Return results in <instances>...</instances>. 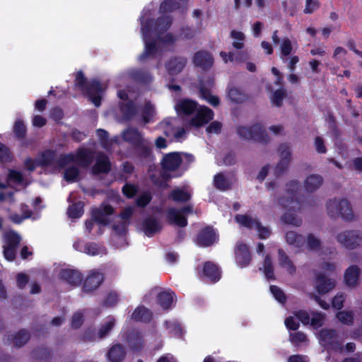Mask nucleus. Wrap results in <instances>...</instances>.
<instances>
[{
	"label": "nucleus",
	"mask_w": 362,
	"mask_h": 362,
	"mask_svg": "<svg viewBox=\"0 0 362 362\" xmlns=\"http://www.w3.org/2000/svg\"><path fill=\"white\" fill-rule=\"evenodd\" d=\"M177 7V3L174 0H165L162 2L160 6L162 16L158 18L156 23L151 20V14L148 10L143 11L141 16V30L145 43V51L140 57L141 59L166 49L173 43L174 37L166 33L171 23L166 14Z\"/></svg>",
	"instance_id": "1"
},
{
	"label": "nucleus",
	"mask_w": 362,
	"mask_h": 362,
	"mask_svg": "<svg viewBox=\"0 0 362 362\" xmlns=\"http://www.w3.org/2000/svg\"><path fill=\"white\" fill-rule=\"evenodd\" d=\"M177 113L183 117H192L190 124L199 127L213 119V112L206 107H198L196 102L191 100H183L177 103L175 106Z\"/></svg>",
	"instance_id": "2"
},
{
	"label": "nucleus",
	"mask_w": 362,
	"mask_h": 362,
	"mask_svg": "<svg viewBox=\"0 0 362 362\" xmlns=\"http://www.w3.org/2000/svg\"><path fill=\"white\" fill-rule=\"evenodd\" d=\"M92 154L85 150H80L76 156L69 154L62 156L59 162L60 168H65L64 179L67 182H76L79 175L76 165L87 166L92 160Z\"/></svg>",
	"instance_id": "3"
},
{
	"label": "nucleus",
	"mask_w": 362,
	"mask_h": 362,
	"mask_svg": "<svg viewBox=\"0 0 362 362\" xmlns=\"http://www.w3.org/2000/svg\"><path fill=\"white\" fill-rule=\"evenodd\" d=\"M114 213L113 208L106 204H103L98 209L93 210L92 216L93 220L86 222V228L88 232H91V230L94 227H97L99 230H101V226H106ZM99 234L101 231H99Z\"/></svg>",
	"instance_id": "4"
},
{
	"label": "nucleus",
	"mask_w": 362,
	"mask_h": 362,
	"mask_svg": "<svg viewBox=\"0 0 362 362\" xmlns=\"http://www.w3.org/2000/svg\"><path fill=\"white\" fill-rule=\"evenodd\" d=\"M185 160H192V156L187 153L173 152L164 156L161 165L165 171L175 172Z\"/></svg>",
	"instance_id": "5"
},
{
	"label": "nucleus",
	"mask_w": 362,
	"mask_h": 362,
	"mask_svg": "<svg viewBox=\"0 0 362 362\" xmlns=\"http://www.w3.org/2000/svg\"><path fill=\"white\" fill-rule=\"evenodd\" d=\"M330 216H341L345 220H351L354 217L349 203L346 200L330 201L327 206Z\"/></svg>",
	"instance_id": "6"
},
{
	"label": "nucleus",
	"mask_w": 362,
	"mask_h": 362,
	"mask_svg": "<svg viewBox=\"0 0 362 362\" xmlns=\"http://www.w3.org/2000/svg\"><path fill=\"white\" fill-rule=\"evenodd\" d=\"M238 135L245 139H252L258 142H267L269 137L265 130L259 124L252 127H240L238 129Z\"/></svg>",
	"instance_id": "7"
},
{
	"label": "nucleus",
	"mask_w": 362,
	"mask_h": 362,
	"mask_svg": "<svg viewBox=\"0 0 362 362\" xmlns=\"http://www.w3.org/2000/svg\"><path fill=\"white\" fill-rule=\"evenodd\" d=\"M21 241L20 236L14 231H8L3 238L4 255L8 261H13L16 257V249Z\"/></svg>",
	"instance_id": "8"
},
{
	"label": "nucleus",
	"mask_w": 362,
	"mask_h": 362,
	"mask_svg": "<svg viewBox=\"0 0 362 362\" xmlns=\"http://www.w3.org/2000/svg\"><path fill=\"white\" fill-rule=\"evenodd\" d=\"M123 139L144 150L146 156L151 155L150 142L144 139L141 134L135 129H127L122 133Z\"/></svg>",
	"instance_id": "9"
},
{
	"label": "nucleus",
	"mask_w": 362,
	"mask_h": 362,
	"mask_svg": "<svg viewBox=\"0 0 362 362\" xmlns=\"http://www.w3.org/2000/svg\"><path fill=\"white\" fill-rule=\"evenodd\" d=\"M295 317L303 325L310 324L313 328L320 327L325 317L320 313H312L310 315L305 310H299L294 313Z\"/></svg>",
	"instance_id": "10"
},
{
	"label": "nucleus",
	"mask_w": 362,
	"mask_h": 362,
	"mask_svg": "<svg viewBox=\"0 0 362 362\" xmlns=\"http://www.w3.org/2000/svg\"><path fill=\"white\" fill-rule=\"evenodd\" d=\"M235 221L240 226H245L250 229L254 228L257 230L260 238H267L270 235V230L267 228L262 227L256 220H254L247 216H236Z\"/></svg>",
	"instance_id": "11"
},
{
	"label": "nucleus",
	"mask_w": 362,
	"mask_h": 362,
	"mask_svg": "<svg viewBox=\"0 0 362 362\" xmlns=\"http://www.w3.org/2000/svg\"><path fill=\"white\" fill-rule=\"evenodd\" d=\"M192 211V209L190 206H185L180 210L171 208L168 211L167 218L170 223L184 227L187 223L186 216Z\"/></svg>",
	"instance_id": "12"
},
{
	"label": "nucleus",
	"mask_w": 362,
	"mask_h": 362,
	"mask_svg": "<svg viewBox=\"0 0 362 362\" xmlns=\"http://www.w3.org/2000/svg\"><path fill=\"white\" fill-rule=\"evenodd\" d=\"M337 241L346 248H353L362 243V236L356 231H345L337 236Z\"/></svg>",
	"instance_id": "13"
},
{
	"label": "nucleus",
	"mask_w": 362,
	"mask_h": 362,
	"mask_svg": "<svg viewBox=\"0 0 362 362\" xmlns=\"http://www.w3.org/2000/svg\"><path fill=\"white\" fill-rule=\"evenodd\" d=\"M103 280V276L101 272L98 270H91L87 276L83 287V292L88 293L97 289Z\"/></svg>",
	"instance_id": "14"
},
{
	"label": "nucleus",
	"mask_w": 362,
	"mask_h": 362,
	"mask_svg": "<svg viewBox=\"0 0 362 362\" xmlns=\"http://www.w3.org/2000/svg\"><path fill=\"white\" fill-rule=\"evenodd\" d=\"M74 247L76 250L91 256L103 255L106 253L105 248L95 243L84 244L82 241H76L74 243Z\"/></svg>",
	"instance_id": "15"
},
{
	"label": "nucleus",
	"mask_w": 362,
	"mask_h": 362,
	"mask_svg": "<svg viewBox=\"0 0 362 362\" xmlns=\"http://www.w3.org/2000/svg\"><path fill=\"white\" fill-rule=\"evenodd\" d=\"M6 211L8 214V218L13 223L19 224L24 220L31 216V211L28 209V206L24 204H21L20 206L21 213L13 211L11 206L6 209Z\"/></svg>",
	"instance_id": "16"
},
{
	"label": "nucleus",
	"mask_w": 362,
	"mask_h": 362,
	"mask_svg": "<svg viewBox=\"0 0 362 362\" xmlns=\"http://www.w3.org/2000/svg\"><path fill=\"white\" fill-rule=\"evenodd\" d=\"M217 240V235L211 228L203 230L198 235L196 243L202 247H207L213 244Z\"/></svg>",
	"instance_id": "17"
},
{
	"label": "nucleus",
	"mask_w": 362,
	"mask_h": 362,
	"mask_svg": "<svg viewBox=\"0 0 362 362\" xmlns=\"http://www.w3.org/2000/svg\"><path fill=\"white\" fill-rule=\"evenodd\" d=\"M236 262L240 267L247 266L250 262V255L247 247L245 244L238 243L235 250Z\"/></svg>",
	"instance_id": "18"
},
{
	"label": "nucleus",
	"mask_w": 362,
	"mask_h": 362,
	"mask_svg": "<svg viewBox=\"0 0 362 362\" xmlns=\"http://www.w3.org/2000/svg\"><path fill=\"white\" fill-rule=\"evenodd\" d=\"M103 90L104 88H103L100 84L95 81H93L88 86L87 94L91 102L96 107H98L100 105L101 95Z\"/></svg>",
	"instance_id": "19"
},
{
	"label": "nucleus",
	"mask_w": 362,
	"mask_h": 362,
	"mask_svg": "<svg viewBox=\"0 0 362 362\" xmlns=\"http://www.w3.org/2000/svg\"><path fill=\"white\" fill-rule=\"evenodd\" d=\"M61 278L72 286L81 283L82 276L80 272L73 269H64L61 271Z\"/></svg>",
	"instance_id": "20"
},
{
	"label": "nucleus",
	"mask_w": 362,
	"mask_h": 362,
	"mask_svg": "<svg viewBox=\"0 0 362 362\" xmlns=\"http://www.w3.org/2000/svg\"><path fill=\"white\" fill-rule=\"evenodd\" d=\"M336 339V334L333 330L323 329L319 334L320 343L327 348L329 351L334 349V344Z\"/></svg>",
	"instance_id": "21"
},
{
	"label": "nucleus",
	"mask_w": 362,
	"mask_h": 362,
	"mask_svg": "<svg viewBox=\"0 0 362 362\" xmlns=\"http://www.w3.org/2000/svg\"><path fill=\"white\" fill-rule=\"evenodd\" d=\"M125 355L126 353L122 346L115 344L108 351L107 358L109 362H121L124 358Z\"/></svg>",
	"instance_id": "22"
},
{
	"label": "nucleus",
	"mask_w": 362,
	"mask_h": 362,
	"mask_svg": "<svg viewBox=\"0 0 362 362\" xmlns=\"http://www.w3.org/2000/svg\"><path fill=\"white\" fill-rule=\"evenodd\" d=\"M194 62L196 66L206 69L212 66L214 59L208 52H199L194 55Z\"/></svg>",
	"instance_id": "23"
},
{
	"label": "nucleus",
	"mask_w": 362,
	"mask_h": 362,
	"mask_svg": "<svg viewBox=\"0 0 362 362\" xmlns=\"http://www.w3.org/2000/svg\"><path fill=\"white\" fill-rule=\"evenodd\" d=\"M203 274L211 282H216L221 278V272L218 268L211 262H206L204 264Z\"/></svg>",
	"instance_id": "24"
},
{
	"label": "nucleus",
	"mask_w": 362,
	"mask_h": 362,
	"mask_svg": "<svg viewBox=\"0 0 362 362\" xmlns=\"http://www.w3.org/2000/svg\"><path fill=\"white\" fill-rule=\"evenodd\" d=\"M173 122H174V119H168V120H165L163 122L162 125L167 126L166 128H165V129H164L165 134L168 136L173 135L174 136L175 141H180L183 140L184 139H185L186 132L185 131V129L183 128H180V129H177L176 132H175L170 127H168V126H171L173 124Z\"/></svg>",
	"instance_id": "25"
},
{
	"label": "nucleus",
	"mask_w": 362,
	"mask_h": 362,
	"mask_svg": "<svg viewBox=\"0 0 362 362\" xmlns=\"http://www.w3.org/2000/svg\"><path fill=\"white\" fill-rule=\"evenodd\" d=\"M170 197L175 202H187L191 198V191L188 187L177 188L171 192Z\"/></svg>",
	"instance_id": "26"
},
{
	"label": "nucleus",
	"mask_w": 362,
	"mask_h": 362,
	"mask_svg": "<svg viewBox=\"0 0 362 362\" xmlns=\"http://www.w3.org/2000/svg\"><path fill=\"white\" fill-rule=\"evenodd\" d=\"M174 293L171 291H163L158 296V302L163 309H168L173 303Z\"/></svg>",
	"instance_id": "27"
},
{
	"label": "nucleus",
	"mask_w": 362,
	"mask_h": 362,
	"mask_svg": "<svg viewBox=\"0 0 362 362\" xmlns=\"http://www.w3.org/2000/svg\"><path fill=\"white\" fill-rule=\"evenodd\" d=\"M322 183V177L319 175H311L308 176L304 182V187L307 192H313L318 189Z\"/></svg>",
	"instance_id": "28"
},
{
	"label": "nucleus",
	"mask_w": 362,
	"mask_h": 362,
	"mask_svg": "<svg viewBox=\"0 0 362 362\" xmlns=\"http://www.w3.org/2000/svg\"><path fill=\"white\" fill-rule=\"evenodd\" d=\"M8 185L14 184L20 188H24L28 182L24 179L21 173L16 170H10L8 175Z\"/></svg>",
	"instance_id": "29"
},
{
	"label": "nucleus",
	"mask_w": 362,
	"mask_h": 362,
	"mask_svg": "<svg viewBox=\"0 0 362 362\" xmlns=\"http://www.w3.org/2000/svg\"><path fill=\"white\" fill-rule=\"evenodd\" d=\"M160 228V223L153 218L147 219L143 225V230L147 236H152Z\"/></svg>",
	"instance_id": "30"
},
{
	"label": "nucleus",
	"mask_w": 362,
	"mask_h": 362,
	"mask_svg": "<svg viewBox=\"0 0 362 362\" xmlns=\"http://www.w3.org/2000/svg\"><path fill=\"white\" fill-rule=\"evenodd\" d=\"M316 284L318 293H325L334 287L335 282L334 280L325 279V276H319Z\"/></svg>",
	"instance_id": "31"
},
{
	"label": "nucleus",
	"mask_w": 362,
	"mask_h": 362,
	"mask_svg": "<svg viewBox=\"0 0 362 362\" xmlns=\"http://www.w3.org/2000/svg\"><path fill=\"white\" fill-rule=\"evenodd\" d=\"M359 276V269L356 266L350 267L347 269L344 274L346 284L349 286L356 284Z\"/></svg>",
	"instance_id": "32"
},
{
	"label": "nucleus",
	"mask_w": 362,
	"mask_h": 362,
	"mask_svg": "<svg viewBox=\"0 0 362 362\" xmlns=\"http://www.w3.org/2000/svg\"><path fill=\"white\" fill-rule=\"evenodd\" d=\"M110 164L107 157L100 155L98 157L93 167L94 173H106L110 170Z\"/></svg>",
	"instance_id": "33"
},
{
	"label": "nucleus",
	"mask_w": 362,
	"mask_h": 362,
	"mask_svg": "<svg viewBox=\"0 0 362 362\" xmlns=\"http://www.w3.org/2000/svg\"><path fill=\"white\" fill-rule=\"evenodd\" d=\"M51 153L49 152H47L42 155V158L37 159L35 160H33L32 159H27L25 162V168L30 170H33L36 166L37 165H47L49 162V157L50 156Z\"/></svg>",
	"instance_id": "34"
},
{
	"label": "nucleus",
	"mask_w": 362,
	"mask_h": 362,
	"mask_svg": "<svg viewBox=\"0 0 362 362\" xmlns=\"http://www.w3.org/2000/svg\"><path fill=\"white\" fill-rule=\"evenodd\" d=\"M185 64L183 59H174L170 60L167 64L168 71L173 75L180 72Z\"/></svg>",
	"instance_id": "35"
},
{
	"label": "nucleus",
	"mask_w": 362,
	"mask_h": 362,
	"mask_svg": "<svg viewBox=\"0 0 362 362\" xmlns=\"http://www.w3.org/2000/svg\"><path fill=\"white\" fill-rule=\"evenodd\" d=\"M151 313L144 307L137 308L132 313V318L136 321L146 322L151 319Z\"/></svg>",
	"instance_id": "36"
},
{
	"label": "nucleus",
	"mask_w": 362,
	"mask_h": 362,
	"mask_svg": "<svg viewBox=\"0 0 362 362\" xmlns=\"http://www.w3.org/2000/svg\"><path fill=\"white\" fill-rule=\"evenodd\" d=\"M230 37L233 39V46L234 48L240 49L244 47L245 35L237 30H232L230 32Z\"/></svg>",
	"instance_id": "37"
},
{
	"label": "nucleus",
	"mask_w": 362,
	"mask_h": 362,
	"mask_svg": "<svg viewBox=\"0 0 362 362\" xmlns=\"http://www.w3.org/2000/svg\"><path fill=\"white\" fill-rule=\"evenodd\" d=\"M280 58L284 62L286 57L291 53L293 50V45L289 39H284L280 45Z\"/></svg>",
	"instance_id": "38"
},
{
	"label": "nucleus",
	"mask_w": 362,
	"mask_h": 362,
	"mask_svg": "<svg viewBox=\"0 0 362 362\" xmlns=\"http://www.w3.org/2000/svg\"><path fill=\"white\" fill-rule=\"evenodd\" d=\"M279 259L280 264L284 267L288 273L291 274L295 271L294 266L281 250H279Z\"/></svg>",
	"instance_id": "39"
},
{
	"label": "nucleus",
	"mask_w": 362,
	"mask_h": 362,
	"mask_svg": "<svg viewBox=\"0 0 362 362\" xmlns=\"http://www.w3.org/2000/svg\"><path fill=\"white\" fill-rule=\"evenodd\" d=\"M201 97L207 101L209 104L216 106L219 103V100L216 96L211 95V92L204 87L200 88Z\"/></svg>",
	"instance_id": "40"
},
{
	"label": "nucleus",
	"mask_w": 362,
	"mask_h": 362,
	"mask_svg": "<svg viewBox=\"0 0 362 362\" xmlns=\"http://www.w3.org/2000/svg\"><path fill=\"white\" fill-rule=\"evenodd\" d=\"M83 204L78 202L71 205L68 209V215L71 218H77L82 216L83 213Z\"/></svg>",
	"instance_id": "41"
},
{
	"label": "nucleus",
	"mask_w": 362,
	"mask_h": 362,
	"mask_svg": "<svg viewBox=\"0 0 362 362\" xmlns=\"http://www.w3.org/2000/svg\"><path fill=\"white\" fill-rule=\"evenodd\" d=\"M280 156L281 160L279 165L277 166V170L280 168V170H282L289 162L290 151L288 146H284L281 147Z\"/></svg>",
	"instance_id": "42"
},
{
	"label": "nucleus",
	"mask_w": 362,
	"mask_h": 362,
	"mask_svg": "<svg viewBox=\"0 0 362 362\" xmlns=\"http://www.w3.org/2000/svg\"><path fill=\"white\" fill-rule=\"evenodd\" d=\"M121 110L124 114V119H131L136 112V107L132 101H129L121 107Z\"/></svg>",
	"instance_id": "43"
},
{
	"label": "nucleus",
	"mask_w": 362,
	"mask_h": 362,
	"mask_svg": "<svg viewBox=\"0 0 362 362\" xmlns=\"http://www.w3.org/2000/svg\"><path fill=\"white\" fill-rule=\"evenodd\" d=\"M165 325L172 336L178 337L182 334V329L175 321L166 322Z\"/></svg>",
	"instance_id": "44"
},
{
	"label": "nucleus",
	"mask_w": 362,
	"mask_h": 362,
	"mask_svg": "<svg viewBox=\"0 0 362 362\" xmlns=\"http://www.w3.org/2000/svg\"><path fill=\"white\" fill-rule=\"evenodd\" d=\"M29 339V335L27 332L21 331L18 332L12 339V344L15 346L20 347L25 344Z\"/></svg>",
	"instance_id": "45"
},
{
	"label": "nucleus",
	"mask_w": 362,
	"mask_h": 362,
	"mask_svg": "<svg viewBox=\"0 0 362 362\" xmlns=\"http://www.w3.org/2000/svg\"><path fill=\"white\" fill-rule=\"evenodd\" d=\"M154 115V110L150 103H147L142 110V119L144 123H148Z\"/></svg>",
	"instance_id": "46"
},
{
	"label": "nucleus",
	"mask_w": 362,
	"mask_h": 362,
	"mask_svg": "<svg viewBox=\"0 0 362 362\" xmlns=\"http://www.w3.org/2000/svg\"><path fill=\"white\" fill-rule=\"evenodd\" d=\"M285 95L286 92L284 89L277 90L270 97L272 104L278 107L281 106Z\"/></svg>",
	"instance_id": "47"
},
{
	"label": "nucleus",
	"mask_w": 362,
	"mask_h": 362,
	"mask_svg": "<svg viewBox=\"0 0 362 362\" xmlns=\"http://www.w3.org/2000/svg\"><path fill=\"white\" fill-rule=\"evenodd\" d=\"M337 319L343 324L350 325L353 322L354 316L351 312L341 311L337 314Z\"/></svg>",
	"instance_id": "48"
},
{
	"label": "nucleus",
	"mask_w": 362,
	"mask_h": 362,
	"mask_svg": "<svg viewBox=\"0 0 362 362\" xmlns=\"http://www.w3.org/2000/svg\"><path fill=\"white\" fill-rule=\"evenodd\" d=\"M286 242L290 245H296V246H300L302 242V237L298 235L294 232H288L286 235Z\"/></svg>",
	"instance_id": "49"
},
{
	"label": "nucleus",
	"mask_w": 362,
	"mask_h": 362,
	"mask_svg": "<svg viewBox=\"0 0 362 362\" xmlns=\"http://www.w3.org/2000/svg\"><path fill=\"white\" fill-rule=\"evenodd\" d=\"M115 325V320L113 318H109L108 320L105 323L104 325L100 329L98 332L99 338H103L112 329Z\"/></svg>",
	"instance_id": "50"
},
{
	"label": "nucleus",
	"mask_w": 362,
	"mask_h": 362,
	"mask_svg": "<svg viewBox=\"0 0 362 362\" xmlns=\"http://www.w3.org/2000/svg\"><path fill=\"white\" fill-rule=\"evenodd\" d=\"M214 185L215 186L221 190H224L228 187V182L225 179L222 174H218L214 177Z\"/></svg>",
	"instance_id": "51"
},
{
	"label": "nucleus",
	"mask_w": 362,
	"mask_h": 362,
	"mask_svg": "<svg viewBox=\"0 0 362 362\" xmlns=\"http://www.w3.org/2000/svg\"><path fill=\"white\" fill-rule=\"evenodd\" d=\"M12 160V156L8 148L0 143V161L2 163L9 162Z\"/></svg>",
	"instance_id": "52"
},
{
	"label": "nucleus",
	"mask_w": 362,
	"mask_h": 362,
	"mask_svg": "<svg viewBox=\"0 0 362 362\" xmlns=\"http://www.w3.org/2000/svg\"><path fill=\"white\" fill-rule=\"evenodd\" d=\"M228 98L234 102L239 103L244 100V95L237 88H230L228 91Z\"/></svg>",
	"instance_id": "53"
},
{
	"label": "nucleus",
	"mask_w": 362,
	"mask_h": 362,
	"mask_svg": "<svg viewBox=\"0 0 362 362\" xmlns=\"http://www.w3.org/2000/svg\"><path fill=\"white\" fill-rule=\"evenodd\" d=\"M318 8L319 2L317 0H306L303 11L305 13H312Z\"/></svg>",
	"instance_id": "54"
},
{
	"label": "nucleus",
	"mask_w": 362,
	"mask_h": 362,
	"mask_svg": "<svg viewBox=\"0 0 362 362\" xmlns=\"http://www.w3.org/2000/svg\"><path fill=\"white\" fill-rule=\"evenodd\" d=\"M263 269H264V273L265 274V276L267 279H269L274 278V273H273L272 262L268 257H267L264 259Z\"/></svg>",
	"instance_id": "55"
},
{
	"label": "nucleus",
	"mask_w": 362,
	"mask_h": 362,
	"mask_svg": "<svg viewBox=\"0 0 362 362\" xmlns=\"http://www.w3.org/2000/svg\"><path fill=\"white\" fill-rule=\"evenodd\" d=\"M151 200V195L149 192H144L136 199V204L139 206H146Z\"/></svg>",
	"instance_id": "56"
},
{
	"label": "nucleus",
	"mask_w": 362,
	"mask_h": 362,
	"mask_svg": "<svg viewBox=\"0 0 362 362\" xmlns=\"http://www.w3.org/2000/svg\"><path fill=\"white\" fill-rule=\"evenodd\" d=\"M290 340L293 344H299L306 341L307 337L302 332H296L290 334Z\"/></svg>",
	"instance_id": "57"
},
{
	"label": "nucleus",
	"mask_w": 362,
	"mask_h": 362,
	"mask_svg": "<svg viewBox=\"0 0 362 362\" xmlns=\"http://www.w3.org/2000/svg\"><path fill=\"white\" fill-rule=\"evenodd\" d=\"M270 291L274 297L280 303H284L285 300V296L283 291L275 286H270Z\"/></svg>",
	"instance_id": "58"
},
{
	"label": "nucleus",
	"mask_w": 362,
	"mask_h": 362,
	"mask_svg": "<svg viewBox=\"0 0 362 362\" xmlns=\"http://www.w3.org/2000/svg\"><path fill=\"white\" fill-rule=\"evenodd\" d=\"M137 192V188L134 185L126 184L122 187L123 194L128 198H132Z\"/></svg>",
	"instance_id": "59"
},
{
	"label": "nucleus",
	"mask_w": 362,
	"mask_h": 362,
	"mask_svg": "<svg viewBox=\"0 0 362 362\" xmlns=\"http://www.w3.org/2000/svg\"><path fill=\"white\" fill-rule=\"evenodd\" d=\"M222 128L221 123L215 121L211 122L206 128V132L208 134H218L220 133Z\"/></svg>",
	"instance_id": "60"
},
{
	"label": "nucleus",
	"mask_w": 362,
	"mask_h": 362,
	"mask_svg": "<svg viewBox=\"0 0 362 362\" xmlns=\"http://www.w3.org/2000/svg\"><path fill=\"white\" fill-rule=\"evenodd\" d=\"M15 202L12 192H0V202H6L9 205H12Z\"/></svg>",
	"instance_id": "61"
},
{
	"label": "nucleus",
	"mask_w": 362,
	"mask_h": 362,
	"mask_svg": "<svg viewBox=\"0 0 362 362\" xmlns=\"http://www.w3.org/2000/svg\"><path fill=\"white\" fill-rule=\"evenodd\" d=\"M129 346L135 350H138L141 346V338L139 334L133 335L129 340Z\"/></svg>",
	"instance_id": "62"
},
{
	"label": "nucleus",
	"mask_w": 362,
	"mask_h": 362,
	"mask_svg": "<svg viewBox=\"0 0 362 362\" xmlns=\"http://www.w3.org/2000/svg\"><path fill=\"white\" fill-rule=\"evenodd\" d=\"M283 221L293 226H299L301 223L300 220L293 214H285Z\"/></svg>",
	"instance_id": "63"
},
{
	"label": "nucleus",
	"mask_w": 362,
	"mask_h": 362,
	"mask_svg": "<svg viewBox=\"0 0 362 362\" xmlns=\"http://www.w3.org/2000/svg\"><path fill=\"white\" fill-rule=\"evenodd\" d=\"M14 132L18 137L23 136L25 132V127L21 121L18 120L16 122L14 125Z\"/></svg>",
	"instance_id": "64"
}]
</instances>
